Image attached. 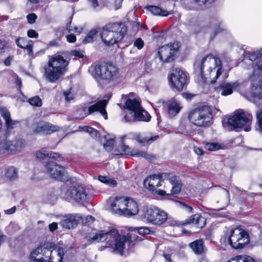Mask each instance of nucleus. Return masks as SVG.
Segmentation results:
<instances>
[{
    "instance_id": "nucleus-59",
    "label": "nucleus",
    "mask_w": 262,
    "mask_h": 262,
    "mask_svg": "<svg viewBox=\"0 0 262 262\" xmlns=\"http://www.w3.org/2000/svg\"><path fill=\"white\" fill-rule=\"evenodd\" d=\"M258 125L260 129H262V110L257 111L256 113Z\"/></svg>"
},
{
    "instance_id": "nucleus-26",
    "label": "nucleus",
    "mask_w": 262,
    "mask_h": 262,
    "mask_svg": "<svg viewBox=\"0 0 262 262\" xmlns=\"http://www.w3.org/2000/svg\"><path fill=\"white\" fill-rule=\"evenodd\" d=\"M211 24V31L213 32V34L210 36V39L212 40L218 33L225 30V28L222 23L216 19H212Z\"/></svg>"
},
{
    "instance_id": "nucleus-24",
    "label": "nucleus",
    "mask_w": 262,
    "mask_h": 262,
    "mask_svg": "<svg viewBox=\"0 0 262 262\" xmlns=\"http://www.w3.org/2000/svg\"><path fill=\"white\" fill-rule=\"evenodd\" d=\"M136 113H131L129 115L137 121H149L150 119V116L147 112L143 109L141 107Z\"/></svg>"
},
{
    "instance_id": "nucleus-12",
    "label": "nucleus",
    "mask_w": 262,
    "mask_h": 262,
    "mask_svg": "<svg viewBox=\"0 0 262 262\" xmlns=\"http://www.w3.org/2000/svg\"><path fill=\"white\" fill-rule=\"evenodd\" d=\"M107 104V100H101L90 106L86 104L80 106L78 112H82L84 116L80 117V119H82L85 116L97 111L99 112L105 120L107 119V114L105 110Z\"/></svg>"
},
{
    "instance_id": "nucleus-27",
    "label": "nucleus",
    "mask_w": 262,
    "mask_h": 262,
    "mask_svg": "<svg viewBox=\"0 0 262 262\" xmlns=\"http://www.w3.org/2000/svg\"><path fill=\"white\" fill-rule=\"evenodd\" d=\"M249 58L251 61H255L257 69L262 70V49L249 54Z\"/></svg>"
},
{
    "instance_id": "nucleus-3",
    "label": "nucleus",
    "mask_w": 262,
    "mask_h": 262,
    "mask_svg": "<svg viewBox=\"0 0 262 262\" xmlns=\"http://www.w3.org/2000/svg\"><path fill=\"white\" fill-rule=\"evenodd\" d=\"M68 64L69 61L60 55L50 56L48 62L43 67V77L50 82H55L64 75Z\"/></svg>"
},
{
    "instance_id": "nucleus-14",
    "label": "nucleus",
    "mask_w": 262,
    "mask_h": 262,
    "mask_svg": "<svg viewBox=\"0 0 262 262\" xmlns=\"http://www.w3.org/2000/svg\"><path fill=\"white\" fill-rule=\"evenodd\" d=\"M169 81L174 88L178 91H181L188 84V77L184 71L176 68L172 70Z\"/></svg>"
},
{
    "instance_id": "nucleus-30",
    "label": "nucleus",
    "mask_w": 262,
    "mask_h": 262,
    "mask_svg": "<svg viewBox=\"0 0 262 262\" xmlns=\"http://www.w3.org/2000/svg\"><path fill=\"white\" fill-rule=\"evenodd\" d=\"M125 107L130 112L136 113L141 107L140 102L136 99H130L128 98L125 102Z\"/></svg>"
},
{
    "instance_id": "nucleus-64",
    "label": "nucleus",
    "mask_w": 262,
    "mask_h": 262,
    "mask_svg": "<svg viewBox=\"0 0 262 262\" xmlns=\"http://www.w3.org/2000/svg\"><path fill=\"white\" fill-rule=\"evenodd\" d=\"M95 220V218L92 215H88L85 217L83 222L84 224H91Z\"/></svg>"
},
{
    "instance_id": "nucleus-54",
    "label": "nucleus",
    "mask_w": 262,
    "mask_h": 262,
    "mask_svg": "<svg viewBox=\"0 0 262 262\" xmlns=\"http://www.w3.org/2000/svg\"><path fill=\"white\" fill-rule=\"evenodd\" d=\"M134 46L138 48V49H141L144 46V41L141 38H138L135 40L134 42Z\"/></svg>"
},
{
    "instance_id": "nucleus-22",
    "label": "nucleus",
    "mask_w": 262,
    "mask_h": 262,
    "mask_svg": "<svg viewBox=\"0 0 262 262\" xmlns=\"http://www.w3.org/2000/svg\"><path fill=\"white\" fill-rule=\"evenodd\" d=\"M36 157L39 160H43L45 157H48L54 159L58 162L63 160V157L61 155L54 151L40 150L36 152Z\"/></svg>"
},
{
    "instance_id": "nucleus-56",
    "label": "nucleus",
    "mask_w": 262,
    "mask_h": 262,
    "mask_svg": "<svg viewBox=\"0 0 262 262\" xmlns=\"http://www.w3.org/2000/svg\"><path fill=\"white\" fill-rule=\"evenodd\" d=\"M71 20L70 21L69 24L67 25V29L68 30L69 32V33L74 32V33H78V34H79L80 32V29L77 27H73L71 25Z\"/></svg>"
},
{
    "instance_id": "nucleus-17",
    "label": "nucleus",
    "mask_w": 262,
    "mask_h": 262,
    "mask_svg": "<svg viewBox=\"0 0 262 262\" xmlns=\"http://www.w3.org/2000/svg\"><path fill=\"white\" fill-rule=\"evenodd\" d=\"M45 169L50 175V177L54 179L62 181L64 176V168L57 164L56 162L50 161L46 163Z\"/></svg>"
},
{
    "instance_id": "nucleus-1",
    "label": "nucleus",
    "mask_w": 262,
    "mask_h": 262,
    "mask_svg": "<svg viewBox=\"0 0 262 262\" xmlns=\"http://www.w3.org/2000/svg\"><path fill=\"white\" fill-rule=\"evenodd\" d=\"M138 237L134 234L128 233L126 235H121L115 228H111L108 231H100L87 239V243L90 245L95 243L105 242L107 247L112 249L115 254L123 256L125 249V244H127L128 250H130L135 245V241L138 240ZM141 241V239H139Z\"/></svg>"
},
{
    "instance_id": "nucleus-38",
    "label": "nucleus",
    "mask_w": 262,
    "mask_h": 262,
    "mask_svg": "<svg viewBox=\"0 0 262 262\" xmlns=\"http://www.w3.org/2000/svg\"><path fill=\"white\" fill-rule=\"evenodd\" d=\"M162 175L163 177L167 179L169 181L172 185L181 182L179 177L176 176H173L171 173H163Z\"/></svg>"
},
{
    "instance_id": "nucleus-5",
    "label": "nucleus",
    "mask_w": 262,
    "mask_h": 262,
    "mask_svg": "<svg viewBox=\"0 0 262 262\" xmlns=\"http://www.w3.org/2000/svg\"><path fill=\"white\" fill-rule=\"evenodd\" d=\"M252 119L253 116L251 113L242 110H237L228 118L227 125L230 130L238 132L243 129L246 132H249L251 130Z\"/></svg>"
},
{
    "instance_id": "nucleus-60",
    "label": "nucleus",
    "mask_w": 262,
    "mask_h": 262,
    "mask_svg": "<svg viewBox=\"0 0 262 262\" xmlns=\"http://www.w3.org/2000/svg\"><path fill=\"white\" fill-rule=\"evenodd\" d=\"M28 36L30 38H37L38 37V33L32 29L29 30L27 32Z\"/></svg>"
},
{
    "instance_id": "nucleus-35",
    "label": "nucleus",
    "mask_w": 262,
    "mask_h": 262,
    "mask_svg": "<svg viewBox=\"0 0 262 262\" xmlns=\"http://www.w3.org/2000/svg\"><path fill=\"white\" fill-rule=\"evenodd\" d=\"M5 177L10 181H14L18 178L17 169L14 166L9 167L6 171Z\"/></svg>"
},
{
    "instance_id": "nucleus-7",
    "label": "nucleus",
    "mask_w": 262,
    "mask_h": 262,
    "mask_svg": "<svg viewBox=\"0 0 262 262\" xmlns=\"http://www.w3.org/2000/svg\"><path fill=\"white\" fill-rule=\"evenodd\" d=\"M89 71L98 82L101 81L108 82L116 79L118 74V68L112 63L92 66Z\"/></svg>"
},
{
    "instance_id": "nucleus-39",
    "label": "nucleus",
    "mask_w": 262,
    "mask_h": 262,
    "mask_svg": "<svg viewBox=\"0 0 262 262\" xmlns=\"http://www.w3.org/2000/svg\"><path fill=\"white\" fill-rule=\"evenodd\" d=\"M200 219V215L195 214L190 216L189 219L185 220L183 225H188L190 224H198Z\"/></svg>"
},
{
    "instance_id": "nucleus-6",
    "label": "nucleus",
    "mask_w": 262,
    "mask_h": 262,
    "mask_svg": "<svg viewBox=\"0 0 262 262\" xmlns=\"http://www.w3.org/2000/svg\"><path fill=\"white\" fill-rule=\"evenodd\" d=\"M188 119L197 126H209L213 122L212 109L207 105L198 106L190 111Z\"/></svg>"
},
{
    "instance_id": "nucleus-16",
    "label": "nucleus",
    "mask_w": 262,
    "mask_h": 262,
    "mask_svg": "<svg viewBox=\"0 0 262 262\" xmlns=\"http://www.w3.org/2000/svg\"><path fill=\"white\" fill-rule=\"evenodd\" d=\"M59 130V126L45 121L34 123L32 126V130L35 134L49 135Z\"/></svg>"
},
{
    "instance_id": "nucleus-19",
    "label": "nucleus",
    "mask_w": 262,
    "mask_h": 262,
    "mask_svg": "<svg viewBox=\"0 0 262 262\" xmlns=\"http://www.w3.org/2000/svg\"><path fill=\"white\" fill-rule=\"evenodd\" d=\"M128 198L123 196H117L111 203V206L113 210L120 215L123 214Z\"/></svg>"
},
{
    "instance_id": "nucleus-10",
    "label": "nucleus",
    "mask_w": 262,
    "mask_h": 262,
    "mask_svg": "<svg viewBox=\"0 0 262 262\" xmlns=\"http://www.w3.org/2000/svg\"><path fill=\"white\" fill-rule=\"evenodd\" d=\"M180 45L178 41L166 45L159 48L158 55L163 62H170L176 58Z\"/></svg>"
},
{
    "instance_id": "nucleus-48",
    "label": "nucleus",
    "mask_w": 262,
    "mask_h": 262,
    "mask_svg": "<svg viewBox=\"0 0 262 262\" xmlns=\"http://www.w3.org/2000/svg\"><path fill=\"white\" fill-rule=\"evenodd\" d=\"M43 252V250L41 249V247L40 245L37 247L35 249H34L33 251L31 252L30 254V257L32 260L34 261L35 258H36V256L38 255L39 253H41Z\"/></svg>"
},
{
    "instance_id": "nucleus-44",
    "label": "nucleus",
    "mask_w": 262,
    "mask_h": 262,
    "mask_svg": "<svg viewBox=\"0 0 262 262\" xmlns=\"http://www.w3.org/2000/svg\"><path fill=\"white\" fill-rule=\"evenodd\" d=\"M40 246L41 247V249L43 250V251L45 250H51L52 249L53 250H54L56 248H55V247H56V245L53 243L50 242H44L41 243L40 245Z\"/></svg>"
},
{
    "instance_id": "nucleus-43",
    "label": "nucleus",
    "mask_w": 262,
    "mask_h": 262,
    "mask_svg": "<svg viewBox=\"0 0 262 262\" xmlns=\"http://www.w3.org/2000/svg\"><path fill=\"white\" fill-rule=\"evenodd\" d=\"M136 154V156L143 157L148 160H154L156 159V156L155 155L149 154L144 151H137Z\"/></svg>"
},
{
    "instance_id": "nucleus-61",
    "label": "nucleus",
    "mask_w": 262,
    "mask_h": 262,
    "mask_svg": "<svg viewBox=\"0 0 262 262\" xmlns=\"http://www.w3.org/2000/svg\"><path fill=\"white\" fill-rule=\"evenodd\" d=\"M63 95L67 101H70L73 99V94L70 91L64 92Z\"/></svg>"
},
{
    "instance_id": "nucleus-28",
    "label": "nucleus",
    "mask_w": 262,
    "mask_h": 262,
    "mask_svg": "<svg viewBox=\"0 0 262 262\" xmlns=\"http://www.w3.org/2000/svg\"><path fill=\"white\" fill-rule=\"evenodd\" d=\"M189 247L195 254L201 255L204 252L203 241L202 239H197L190 243Z\"/></svg>"
},
{
    "instance_id": "nucleus-25",
    "label": "nucleus",
    "mask_w": 262,
    "mask_h": 262,
    "mask_svg": "<svg viewBox=\"0 0 262 262\" xmlns=\"http://www.w3.org/2000/svg\"><path fill=\"white\" fill-rule=\"evenodd\" d=\"M9 142L12 154L21 151L24 147L25 144L24 139L22 138H16L11 141L9 140Z\"/></svg>"
},
{
    "instance_id": "nucleus-58",
    "label": "nucleus",
    "mask_w": 262,
    "mask_h": 262,
    "mask_svg": "<svg viewBox=\"0 0 262 262\" xmlns=\"http://www.w3.org/2000/svg\"><path fill=\"white\" fill-rule=\"evenodd\" d=\"M138 232L141 235H147L150 233V230L147 227H140L137 229Z\"/></svg>"
},
{
    "instance_id": "nucleus-20",
    "label": "nucleus",
    "mask_w": 262,
    "mask_h": 262,
    "mask_svg": "<svg viewBox=\"0 0 262 262\" xmlns=\"http://www.w3.org/2000/svg\"><path fill=\"white\" fill-rule=\"evenodd\" d=\"M139 207L137 203L132 199L128 198L123 214L126 216L135 215L138 213Z\"/></svg>"
},
{
    "instance_id": "nucleus-34",
    "label": "nucleus",
    "mask_w": 262,
    "mask_h": 262,
    "mask_svg": "<svg viewBox=\"0 0 262 262\" xmlns=\"http://www.w3.org/2000/svg\"><path fill=\"white\" fill-rule=\"evenodd\" d=\"M100 33V29H94L91 30L83 39L82 42L84 43H90L97 39L98 33Z\"/></svg>"
},
{
    "instance_id": "nucleus-40",
    "label": "nucleus",
    "mask_w": 262,
    "mask_h": 262,
    "mask_svg": "<svg viewBox=\"0 0 262 262\" xmlns=\"http://www.w3.org/2000/svg\"><path fill=\"white\" fill-rule=\"evenodd\" d=\"M7 129L10 130L15 128L19 124V121L18 120H12L11 117L7 120L5 121Z\"/></svg>"
},
{
    "instance_id": "nucleus-55",
    "label": "nucleus",
    "mask_w": 262,
    "mask_h": 262,
    "mask_svg": "<svg viewBox=\"0 0 262 262\" xmlns=\"http://www.w3.org/2000/svg\"><path fill=\"white\" fill-rule=\"evenodd\" d=\"M16 43L19 48L23 49L27 43V40L24 38H19L16 39Z\"/></svg>"
},
{
    "instance_id": "nucleus-49",
    "label": "nucleus",
    "mask_w": 262,
    "mask_h": 262,
    "mask_svg": "<svg viewBox=\"0 0 262 262\" xmlns=\"http://www.w3.org/2000/svg\"><path fill=\"white\" fill-rule=\"evenodd\" d=\"M114 144V140L112 138L109 140H106L105 143L104 144V148L106 150H111Z\"/></svg>"
},
{
    "instance_id": "nucleus-23",
    "label": "nucleus",
    "mask_w": 262,
    "mask_h": 262,
    "mask_svg": "<svg viewBox=\"0 0 262 262\" xmlns=\"http://www.w3.org/2000/svg\"><path fill=\"white\" fill-rule=\"evenodd\" d=\"M60 224L63 228L72 229L77 225V221L74 215L68 214L63 217L60 222Z\"/></svg>"
},
{
    "instance_id": "nucleus-41",
    "label": "nucleus",
    "mask_w": 262,
    "mask_h": 262,
    "mask_svg": "<svg viewBox=\"0 0 262 262\" xmlns=\"http://www.w3.org/2000/svg\"><path fill=\"white\" fill-rule=\"evenodd\" d=\"M90 5L95 8L99 5H105L110 3L111 0H88Z\"/></svg>"
},
{
    "instance_id": "nucleus-47",
    "label": "nucleus",
    "mask_w": 262,
    "mask_h": 262,
    "mask_svg": "<svg viewBox=\"0 0 262 262\" xmlns=\"http://www.w3.org/2000/svg\"><path fill=\"white\" fill-rule=\"evenodd\" d=\"M187 27H192L194 24V18L190 15H187L186 20L183 23Z\"/></svg>"
},
{
    "instance_id": "nucleus-29",
    "label": "nucleus",
    "mask_w": 262,
    "mask_h": 262,
    "mask_svg": "<svg viewBox=\"0 0 262 262\" xmlns=\"http://www.w3.org/2000/svg\"><path fill=\"white\" fill-rule=\"evenodd\" d=\"M146 9L155 15L167 16L169 14L173 13L172 11L168 12L166 10H162L160 7L156 6H147Z\"/></svg>"
},
{
    "instance_id": "nucleus-4",
    "label": "nucleus",
    "mask_w": 262,
    "mask_h": 262,
    "mask_svg": "<svg viewBox=\"0 0 262 262\" xmlns=\"http://www.w3.org/2000/svg\"><path fill=\"white\" fill-rule=\"evenodd\" d=\"M127 28L122 22H110L100 29V37L105 46L109 47L121 41L125 37Z\"/></svg>"
},
{
    "instance_id": "nucleus-52",
    "label": "nucleus",
    "mask_w": 262,
    "mask_h": 262,
    "mask_svg": "<svg viewBox=\"0 0 262 262\" xmlns=\"http://www.w3.org/2000/svg\"><path fill=\"white\" fill-rule=\"evenodd\" d=\"M246 255H238L232 258L227 262H245Z\"/></svg>"
},
{
    "instance_id": "nucleus-11",
    "label": "nucleus",
    "mask_w": 262,
    "mask_h": 262,
    "mask_svg": "<svg viewBox=\"0 0 262 262\" xmlns=\"http://www.w3.org/2000/svg\"><path fill=\"white\" fill-rule=\"evenodd\" d=\"M63 197L67 200L73 199L79 203L86 201L88 193L85 187L82 185H75L70 187L63 194Z\"/></svg>"
},
{
    "instance_id": "nucleus-21",
    "label": "nucleus",
    "mask_w": 262,
    "mask_h": 262,
    "mask_svg": "<svg viewBox=\"0 0 262 262\" xmlns=\"http://www.w3.org/2000/svg\"><path fill=\"white\" fill-rule=\"evenodd\" d=\"M166 104L167 107V113L169 117H173L176 116L181 108L179 101L174 98L167 101Z\"/></svg>"
},
{
    "instance_id": "nucleus-63",
    "label": "nucleus",
    "mask_w": 262,
    "mask_h": 262,
    "mask_svg": "<svg viewBox=\"0 0 262 262\" xmlns=\"http://www.w3.org/2000/svg\"><path fill=\"white\" fill-rule=\"evenodd\" d=\"M106 184L110 187H114L117 185V183L116 180L109 178L108 181H107V183H106Z\"/></svg>"
},
{
    "instance_id": "nucleus-2",
    "label": "nucleus",
    "mask_w": 262,
    "mask_h": 262,
    "mask_svg": "<svg viewBox=\"0 0 262 262\" xmlns=\"http://www.w3.org/2000/svg\"><path fill=\"white\" fill-rule=\"evenodd\" d=\"M194 74L198 80L205 83L208 78L214 83L222 73V62L219 58L208 54L196 58L193 64Z\"/></svg>"
},
{
    "instance_id": "nucleus-8",
    "label": "nucleus",
    "mask_w": 262,
    "mask_h": 262,
    "mask_svg": "<svg viewBox=\"0 0 262 262\" xmlns=\"http://www.w3.org/2000/svg\"><path fill=\"white\" fill-rule=\"evenodd\" d=\"M224 238L235 249H242L250 242L248 233L239 228L227 230Z\"/></svg>"
},
{
    "instance_id": "nucleus-45",
    "label": "nucleus",
    "mask_w": 262,
    "mask_h": 262,
    "mask_svg": "<svg viewBox=\"0 0 262 262\" xmlns=\"http://www.w3.org/2000/svg\"><path fill=\"white\" fill-rule=\"evenodd\" d=\"M29 103L34 106H40L42 105V101L38 96L34 97L29 100Z\"/></svg>"
},
{
    "instance_id": "nucleus-42",
    "label": "nucleus",
    "mask_w": 262,
    "mask_h": 262,
    "mask_svg": "<svg viewBox=\"0 0 262 262\" xmlns=\"http://www.w3.org/2000/svg\"><path fill=\"white\" fill-rule=\"evenodd\" d=\"M55 249L54 250H56V252L57 253V254L58 255V257H59L57 259V261L56 262H62L63 257L64 255V252L66 251V248H63L62 247H57L56 246L55 247Z\"/></svg>"
},
{
    "instance_id": "nucleus-15",
    "label": "nucleus",
    "mask_w": 262,
    "mask_h": 262,
    "mask_svg": "<svg viewBox=\"0 0 262 262\" xmlns=\"http://www.w3.org/2000/svg\"><path fill=\"white\" fill-rule=\"evenodd\" d=\"M251 93L254 102L257 105L262 104V80L255 75L250 78Z\"/></svg>"
},
{
    "instance_id": "nucleus-50",
    "label": "nucleus",
    "mask_w": 262,
    "mask_h": 262,
    "mask_svg": "<svg viewBox=\"0 0 262 262\" xmlns=\"http://www.w3.org/2000/svg\"><path fill=\"white\" fill-rule=\"evenodd\" d=\"M33 42L31 40H29L25 46L24 49L27 50L30 56L33 57V52L32 51Z\"/></svg>"
},
{
    "instance_id": "nucleus-53",
    "label": "nucleus",
    "mask_w": 262,
    "mask_h": 262,
    "mask_svg": "<svg viewBox=\"0 0 262 262\" xmlns=\"http://www.w3.org/2000/svg\"><path fill=\"white\" fill-rule=\"evenodd\" d=\"M177 202L179 203L180 207H181L183 209L185 210L189 213H192L193 208L192 207L188 205L187 204H186L184 203H182V202H181L179 201H178Z\"/></svg>"
},
{
    "instance_id": "nucleus-46",
    "label": "nucleus",
    "mask_w": 262,
    "mask_h": 262,
    "mask_svg": "<svg viewBox=\"0 0 262 262\" xmlns=\"http://www.w3.org/2000/svg\"><path fill=\"white\" fill-rule=\"evenodd\" d=\"M0 114L5 121L7 120L11 117L10 113L5 107H0Z\"/></svg>"
},
{
    "instance_id": "nucleus-51",
    "label": "nucleus",
    "mask_w": 262,
    "mask_h": 262,
    "mask_svg": "<svg viewBox=\"0 0 262 262\" xmlns=\"http://www.w3.org/2000/svg\"><path fill=\"white\" fill-rule=\"evenodd\" d=\"M182 183H179L177 184L172 185L171 190V194H178L181 190Z\"/></svg>"
},
{
    "instance_id": "nucleus-57",
    "label": "nucleus",
    "mask_w": 262,
    "mask_h": 262,
    "mask_svg": "<svg viewBox=\"0 0 262 262\" xmlns=\"http://www.w3.org/2000/svg\"><path fill=\"white\" fill-rule=\"evenodd\" d=\"M36 18L37 15L35 13L29 14L27 16V21L31 24L34 23Z\"/></svg>"
},
{
    "instance_id": "nucleus-37",
    "label": "nucleus",
    "mask_w": 262,
    "mask_h": 262,
    "mask_svg": "<svg viewBox=\"0 0 262 262\" xmlns=\"http://www.w3.org/2000/svg\"><path fill=\"white\" fill-rule=\"evenodd\" d=\"M205 148L209 151H216L222 148L223 145L218 143L206 142L204 143Z\"/></svg>"
},
{
    "instance_id": "nucleus-13",
    "label": "nucleus",
    "mask_w": 262,
    "mask_h": 262,
    "mask_svg": "<svg viewBox=\"0 0 262 262\" xmlns=\"http://www.w3.org/2000/svg\"><path fill=\"white\" fill-rule=\"evenodd\" d=\"M163 176L160 174H154L149 176L144 181V185L145 187L148 189L153 194H157L160 196H169L170 194L166 193V191L161 189H158V188L162 185L163 180L162 178Z\"/></svg>"
},
{
    "instance_id": "nucleus-36",
    "label": "nucleus",
    "mask_w": 262,
    "mask_h": 262,
    "mask_svg": "<svg viewBox=\"0 0 262 262\" xmlns=\"http://www.w3.org/2000/svg\"><path fill=\"white\" fill-rule=\"evenodd\" d=\"M123 138L122 139V142L121 145L120 146L121 152H116V154H125L130 156H136L137 151H135L134 149H132L130 147H129L128 145H126L124 144L123 142Z\"/></svg>"
},
{
    "instance_id": "nucleus-18",
    "label": "nucleus",
    "mask_w": 262,
    "mask_h": 262,
    "mask_svg": "<svg viewBox=\"0 0 262 262\" xmlns=\"http://www.w3.org/2000/svg\"><path fill=\"white\" fill-rule=\"evenodd\" d=\"M239 85L237 81L233 82H222L216 88V91L223 96H227L233 93V89L237 88Z\"/></svg>"
},
{
    "instance_id": "nucleus-33",
    "label": "nucleus",
    "mask_w": 262,
    "mask_h": 262,
    "mask_svg": "<svg viewBox=\"0 0 262 262\" xmlns=\"http://www.w3.org/2000/svg\"><path fill=\"white\" fill-rule=\"evenodd\" d=\"M9 140H3L0 142V156L12 154Z\"/></svg>"
},
{
    "instance_id": "nucleus-62",
    "label": "nucleus",
    "mask_w": 262,
    "mask_h": 262,
    "mask_svg": "<svg viewBox=\"0 0 262 262\" xmlns=\"http://www.w3.org/2000/svg\"><path fill=\"white\" fill-rule=\"evenodd\" d=\"M70 33V34L67 35V41L70 43L74 42L76 40V36L72 33Z\"/></svg>"
},
{
    "instance_id": "nucleus-31",
    "label": "nucleus",
    "mask_w": 262,
    "mask_h": 262,
    "mask_svg": "<svg viewBox=\"0 0 262 262\" xmlns=\"http://www.w3.org/2000/svg\"><path fill=\"white\" fill-rule=\"evenodd\" d=\"M159 137V136H142L139 134L136 135L135 136L134 139L142 144L143 145H145L147 144H150L152 142L154 141L157 140Z\"/></svg>"
},
{
    "instance_id": "nucleus-9",
    "label": "nucleus",
    "mask_w": 262,
    "mask_h": 262,
    "mask_svg": "<svg viewBox=\"0 0 262 262\" xmlns=\"http://www.w3.org/2000/svg\"><path fill=\"white\" fill-rule=\"evenodd\" d=\"M144 216L148 223L157 226L165 224L168 220L167 213L156 207L147 208Z\"/></svg>"
},
{
    "instance_id": "nucleus-32",
    "label": "nucleus",
    "mask_w": 262,
    "mask_h": 262,
    "mask_svg": "<svg viewBox=\"0 0 262 262\" xmlns=\"http://www.w3.org/2000/svg\"><path fill=\"white\" fill-rule=\"evenodd\" d=\"M192 6L189 7V9L200 10L205 8L207 3H211L214 0H192Z\"/></svg>"
}]
</instances>
